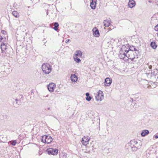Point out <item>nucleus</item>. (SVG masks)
<instances>
[{"label": "nucleus", "mask_w": 158, "mask_h": 158, "mask_svg": "<svg viewBox=\"0 0 158 158\" xmlns=\"http://www.w3.org/2000/svg\"><path fill=\"white\" fill-rule=\"evenodd\" d=\"M13 15L15 17H19V15L18 12L16 11H14L12 13Z\"/></svg>", "instance_id": "obj_18"}, {"label": "nucleus", "mask_w": 158, "mask_h": 158, "mask_svg": "<svg viewBox=\"0 0 158 158\" xmlns=\"http://www.w3.org/2000/svg\"><path fill=\"white\" fill-rule=\"evenodd\" d=\"M128 44L123 45L122 47L119 51V57L120 58L123 59L126 57L127 58V54H128Z\"/></svg>", "instance_id": "obj_3"}, {"label": "nucleus", "mask_w": 158, "mask_h": 158, "mask_svg": "<svg viewBox=\"0 0 158 158\" xmlns=\"http://www.w3.org/2000/svg\"><path fill=\"white\" fill-rule=\"evenodd\" d=\"M112 81V79L109 78H106L105 80L104 84L106 86H109L110 85Z\"/></svg>", "instance_id": "obj_11"}, {"label": "nucleus", "mask_w": 158, "mask_h": 158, "mask_svg": "<svg viewBox=\"0 0 158 158\" xmlns=\"http://www.w3.org/2000/svg\"><path fill=\"white\" fill-rule=\"evenodd\" d=\"M56 87V85L54 83H50L48 86V89L49 91L50 92H53L54 90V89Z\"/></svg>", "instance_id": "obj_9"}, {"label": "nucleus", "mask_w": 158, "mask_h": 158, "mask_svg": "<svg viewBox=\"0 0 158 158\" xmlns=\"http://www.w3.org/2000/svg\"><path fill=\"white\" fill-rule=\"evenodd\" d=\"M128 54H127V58L131 60H133L135 58H137L139 55V50L138 48H135L133 46L130 47L128 45Z\"/></svg>", "instance_id": "obj_1"}, {"label": "nucleus", "mask_w": 158, "mask_h": 158, "mask_svg": "<svg viewBox=\"0 0 158 158\" xmlns=\"http://www.w3.org/2000/svg\"><path fill=\"white\" fill-rule=\"evenodd\" d=\"M50 109V107H48L47 109H46V110H49Z\"/></svg>", "instance_id": "obj_36"}, {"label": "nucleus", "mask_w": 158, "mask_h": 158, "mask_svg": "<svg viewBox=\"0 0 158 158\" xmlns=\"http://www.w3.org/2000/svg\"><path fill=\"white\" fill-rule=\"evenodd\" d=\"M85 95L86 96V97H88L89 96V94L88 93H86L85 94Z\"/></svg>", "instance_id": "obj_32"}, {"label": "nucleus", "mask_w": 158, "mask_h": 158, "mask_svg": "<svg viewBox=\"0 0 158 158\" xmlns=\"http://www.w3.org/2000/svg\"><path fill=\"white\" fill-rule=\"evenodd\" d=\"M97 0H92V2L90 3H94L96 4Z\"/></svg>", "instance_id": "obj_28"}, {"label": "nucleus", "mask_w": 158, "mask_h": 158, "mask_svg": "<svg viewBox=\"0 0 158 158\" xmlns=\"http://www.w3.org/2000/svg\"><path fill=\"white\" fill-rule=\"evenodd\" d=\"M138 142L136 140H132L131 141V143L133 144V145L137 144Z\"/></svg>", "instance_id": "obj_23"}, {"label": "nucleus", "mask_w": 158, "mask_h": 158, "mask_svg": "<svg viewBox=\"0 0 158 158\" xmlns=\"http://www.w3.org/2000/svg\"><path fill=\"white\" fill-rule=\"evenodd\" d=\"M96 4L94 3H90V7L92 9L94 10L96 7Z\"/></svg>", "instance_id": "obj_22"}, {"label": "nucleus", "mask_w": 158, "mask_h": 158, "mask_svg": "<svg viewBox=\"0 0 158 158\" xmlns=\"http://www.w3.org/2000/svg\"><path fill=\"white\" fill-rule=\"evenodd\" d=\"M1 48L2 52H7V49L8 48V46H7L6 44L2 43L1 44Z\"/></svg>", "instance_id": "obj_10"}, {"label": "nucleus", "mask_w": 158, "mask_h": 158, "mask_svg": "<svg viewBox=\"0 0 158 158\" xmlns=\"http://www.w3.org/2000/svg\"><path fill=\"white\" fill-rule=\"evenodd\" d=\"M78 57H76V56H73V59L76 62L78 63L81 62V60L78 58Z\"/></svg>", "instance_id": "obj_19"}, {"label": "nucleus", "mask_w": 158, "mask_h": 158, "mask_svg": "<svg viewBox=\"0 0 158 158\" xmlns=\"http://www.w3.org/2000/svg\"><path fill=\"white\" fill-rule=\"evenodd\" d=\"M154 29L155 31H158V24L155 27Z\"/></svg>", "instance_id": "obj_29"}, {"label": "nucleus", "mask_w": 158, "mask_h": 158, "mask_svg": "<svg viewBox=\"0 0 158 158\" xmlns=\"http://www.w3.org/2000/svg\"><path fill=\"white\" fill-rule=\"evenodd\" d=\"M59 24L55 22L54 23V26L55 27H58L59 26Z\"/></svg>", "instance_id": "obj_30"}, {"label": "nucleus", "mask_w": 158, "mask_h": 158, "mask_svg": "<svg viewBox=\"0 0 158 158\" xmlns=\"http://www.w3.org/2000/svg\"><path fill=\"white\" fill-rule=\"evenodd\" d=\"M53 140L52 137L49 135H44L42 136V142L48 144L50 143Z\"/></svg>", "instance_id": "obj_5"}, {"label": "nucleus", "mask_w": 158, "mask_h": 158, "mask_svg": "<svg viewBox=\"0 0 158 158\" xmlns=\"http://www.w3.org/2000/svg\"><path fill=\"white\" fill-rule=\"evenodd\" d=\"M149 85H148V86H144V88H149Z\"/></svg>", "instance_id": "obj_35"}, {"label": "nucleus", "mask_w": 158, "mask_h": 158, "mask_svg": "<svg viewBox=\"0 0 158 158\" xmlns=\"http://www.w3.org/2000/svg\"><path fill=\"white\" fill-rule=\"evenodd\" d=\"M104 98V94L103 92L99 90L97 92V94L95 96V99L98 102H100Z\"/></svg>", "instance_id": "obj_6"}, {"label": "nucleus", "mask_w": 158, "mask_h": 158, "mask_svg": "<svg viewBox=\"0 0 158 158\" xmlns=\"http://www.w3.org/2000/svg\"><path fill=\"white\" fill-rule=\"evenodd\" d=\"M146 75L149 79H151L153 82L158 83V69H155L151 70V73H145Z\"/></svg>", "instance_id": "obj_2"}, {"label": "nucleus", "mask_w": 158, "mask_h": 158, "mask_svg": "<svg viewBox=\"0 0 158 158\" xmlns=\"http://www.w3.org/2000/svg\"><path fill=\"white\" fill-rule=\"evenodd\" d=\"M154 137L156 139L158 138V135H155Z\"/></svg>", "instance_id": "obj_33"}, {"label": "nucleus", "mask_w": 158, "mask_h": 158, "mask_svg": "<svg viewBox=\"0 0 158 158\" xmlns=\"http://www.w3.org/2000/svg\"><path fill=\"white\" fill-rule=\"evenodd\" d=\"M2 32L3 34H4L6 32L4 30H2Z\"/></svg>", "instance_id": "obj_34"}, {"label": "nucleus", "mask_w": 158, "mask_h": 158, "mask_svg": "<svg viewBox=\"0 0 158 158\" xmlns=\"http://www.w3.org/2000/svg\"><path fill=\"white\" fill-rule=\"evenodd\" d=\"M82 55V52L80 50L77 51L75 52V55L73 56L76 57H81Z\"/></svg>", "instance_id": "obj_15"}, {"label": "nucleus", "mask_w": 158, "mask_h": 158, "mask_svg": "<svg viewBox=\"0 0 158 158\" xmlns=\"http://www.w3.org/2000/svg\"><path fill=\"white\" fill-rule=\"evenodd\" d=\"M57 27H53V29H54L55 30V31H56L58 30V28H57Z\"/></svg>", "instance_id": "obj_31"}, {"label": "nucleus", "mask_w": 158, "mask_h": 158, "mask_svg": "<svg viewBox=\"0 0 158 158\" xmlns=\"http://www.w3.org/2000/svg\"><path fill=\"white\" fill-rule=\"evenodd\" d=\"M90 139L89 137L88 136H84L82 138L81 141L82 143L85 146L86 145L88 144L89 141Z\"/></svg>", "instance_id": "obj_8"}, {"label": "nucleus", "mask_w": 158, "mask_h": 158, "mask_svg": "<svg viewBox=\"0 0 158 158\" xmlns=\"http://www.w3.org/2000/svg\"><path fill=\"white\" fill-rule=\"evenodd\" d=\"M42 69L44 73L47 74L50 73L52 70L50 65L48 63L43 64L42 66Z\"/></svg>", "instance_id": "obj_4"}, {"label": "nucleus", "mask_w": 158, "mask_h": 158, "mask_svg": "<svg viewBox=\"0 0 158 158\" xmlns=\"http://www.w3.org/2000/svg\"><path fill=\"white\" fill-rule=\"evenodd\" d=\"M11 144L13 146H15L17 143V141L16 140H12L10 142Z\"/></svg>", "instance_id": "obj_24"}, {"label": "nucleus", "mask_w": 158, "mask_h": 158, "mask_svg": "<svg viewBox=\"0 0 158 158\" xmlns=\"http://www.w3.org/2000/svg\"><path fill=\"white\" fill-rule=\"evenodd\" d=\"M150 45L152 48L154 49H155L157 47V45H156V43L155 42H152L151 43Z\"/></svg>", "instance_id": "obj_20"}, {"label": "nucleus", "mask_w": 158, "mask_h": 158, "mask_svg": "<svg viewBox=\"0 0 158 158\" xmlns=\"http://www.w3.org/2000/svg\"><path fill=\"white\" fill-rule=\"evenodd\" d=\"M157 35H158V33H157Z\"/></svg>", "instance_id": "obj_38"}, {"label": "nucleus", "mask_w": 158, "mask_h": 158, "mask_svg": "<svg viewBox=\"0 0 158 158\" xmlns=\"http://www.w3.org/2000/svg\"><path fill=\"white\" fill-rule=\"evenodd\" d=\"M91 97L89 96L88 97H86V100L88 101H90L91 100Z\"/></svg>", "instance_id": "obj_26"}, {"label": "nucleus", "mask_w": 158, "mask_h": 158, "mask_svg": "<svg viewBox=\"0 0 158 158\" xmlns=\"http://www.w3.org/2000/svg\"><path fill=\"white\" fill-rule=\"evenodd\" d=\"M70 78L71 80L74 82H76L77 80V77L75 74H72Z\"/></svg>", "instance_id": "obj_14"}, {"label": "nucleus", "mask_w": 158, "mask_h": 158, "mask_svg": "<svg viewBox=\"0 0 158 158\" xmlns=\"http://www.w3.org/2000/svg\"><path fill=\"white\" fill-rule=\"evenodd\" d=\"M131 148H132V150L133 151H136L137 150L138 148L137 147H136L135 146H134V147H132Z\"/></svg>", "instance_id": "obj_25"}, {"label": "nucleus", "mask_w": 158, "mask_h": 158, "mask_svg": "<svg viewBox=\"0 0 158 158\" xmlns=\"http://www.w3.org/2000/svg\"><path fill=\"white\" fill-rule=\"evenodd\" d=\"M93 35L96 37H98L100 35L99 30L96 27H94L92 30Z\"/></svg>", "instance_id": "obj_12"}, {"label": "nucleus", "mask_w": 158, "mask_h": 158, "mask_svg": "<svg viewBox=\"0 0 158 158\" xmlns=\"http://www.w3.org/2000/svg\"><path fill=\"white\" fill-rule=\"evenodd\" d=\"M47 152L49 154L56 155L58 154V150L56 148H48L47 150Z\"/></svg>", "instance_id": "obj_7"}, {"label": "nucleus", "mask_w": 158, "mask_h": 158, "mask_svg": "<svg viewBox=\"0 0 158 158\" xmlns=\"http://www.w3.org/2000/svg\"><path fill=\"white\" fill-rule=\"evenodd\" d=\"M135 2L134 0H130L128 3V6L131 8H132L133 7L135 6Z\"/></svg>", "instance_id": "obj_13"}, {"label": "nucleus", "mask_w": 158, "mask_h": 158, "mask_svg": "<svg viewBox=\"0 0 158 158\" xmlns=\"http://www.w3.org/2000/svg\"><path fill=\"white\" fill-rule=\"evenodd\" d=\"M18 99H15L14 100V101H13V105H14V106L15 107H17L19 104L18 103Z\"/></svg>", "instance_id": "obj_21"}, {"label": "nucleus", "mask_w": 158, "mask_h": 158, "mask_svg": "<svg viewBox=\"0 0 158 158\" xmlns=\"http://www.w3.org/2000/svg\"><path fill=\"white\" fill-rule=\"evenodd\" d=\"M104 26L105 27H109L110 24V21L108 19L105 20L103 22Z\"/></svg>", "instance_id": "obj_16"}, {"label": "nucleus", "mask_w": 158, "mask_h": 158, "mask_svg": "<svg viewBox=\"0 0 158 158\" xmlns=\"http://www.w3.org/2000/svg\"><path fill=\"white\" fill-rule=\"evenodd\" d=\"M147 65L148 66V68L150 69H152V65L150 64H149V63H148L147 64Z\"/></svg>", "instance_id": "obj_27"}, {"label": "nucleus", "mask_w": 158, "mask_h": 158, "mask_svg": "<svg viewBox=\"0 0 158 158\" xmlns=\"http://www.w3.org/2000/svg\"><path fill=\"white\" fill-rule=\"evenodd\" d=\"M149 133V131L147 130H145L143 131L141 133V135L142 136H145L146 135Z\"/></svg>", "instance_id": "obj_17"}, {"label": "nucleus", "mask_w": 158, "mask_h": 158, "mask_svg": "<svg viewBox=\"0 0 158 158\" xmlns=\"http://www.w3.org/2000/svg\"><path fill=\"white\" fill-rule=\"evenodd\" d=\"M2 37H1V38L0 37V42L1 41V40H2Z\"/></svg>", "instance_id": "obj_37"}]
</instances>
